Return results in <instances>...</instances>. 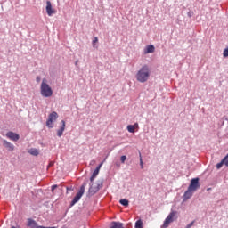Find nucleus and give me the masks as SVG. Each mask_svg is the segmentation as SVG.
I'll return each instance as SVG.
<instances>
[{
    "instance_id": "5",
    "label": "nucleus",
    "mask_w": 228,
    "mask_h": 228,
    "mask_svg": "<svg viewBox=\"0 0 228 228\" xmlns=\"http://www.w3.org/2000/svg\"><path fill=\"white\" fill-rule=\"evenodd\" d=\"M57 119H58V113L56 111L52 112L48 116V119L46 121L47 127H49L50 129H53L54 127V126L53 125V122H56Z\"/></svg>"
},
{
    "instance_id": "9",
    "label": "nucleus",
    "mask_w": 228,
    "mask_h": 228,
    "mask_svg": "<svg viewBox=\"0 0 228 228\" xmlns=\"http://www.w3.org/2000/svg\"><path fill=\"white\" fill-rule=\"evenodd\" d=\"M46 12L49 17H51L53 13H56V11L53 9V5L50 1L46 2Z\"/></svg>"
},
{
    "instance_id": "8",
    "label": "nucleus",
    "mask_w": 228,
    "mask_h": 228,
    "mask_svg": "<svg viewBox=\"0 0 228 228\" xmlns=\"http://www.w3.org/2000/svg\"><path fill=\"white\" fill-rule=\"evenodd\" d=\"M6 136L9 138V140H12V142H18V140L20 138L19 134L13 132H8L6 134Z\"/></svg>"
},
{
    "instance_id": "15",
    "label": "nucleus",
    "mask_w": 228,
    "mask_h": 228,
    "mask_svg": "<svg viewBox=\"0 0 228 228\" xmlns=\"http://www.w3.org/2000/svg\"><path fill=\"white\" fill-rule=\"evenodd\" d=\"M154 50H155L154 45H150L146 46V49H145V51H144V53H145V54H149V53H154Z\"/></svg>"
},
{
    "instance_id": "1",
    "label": "nucleus",
    "mask_w": 228,
    "mask_h": 228,
    "mask_svg": "<svg viewBox=\"0 0 228 228\" xmlns=\"http://www.w3.org/2000/svg\"><path fill=\"white\" fill-rule=\"evenodd\" d=\"M135 77L139 83H147L151 77V69L149 66H142L136 73Z\"/></svg>"
},
{
    "instance_id": "26",
    "label": "nucleus",
    "mask_w": 228,
    "mask_h": 228,
    "mask_svg": "<svg viewBox=\"0 0 228 228\" xmlns=\"http://www.w3.org/2000/svg\"><path fill=\"white\" fill-rule=\"evenodd\" d=\"M193 224H195V221H192L191 223H190V224L186 226V228H191V227H193Z\"/></svg>"
},
{
    "instance_id": "16",
    "label": "nucleus",
    "mask_w": 228,
    "mask_h": 228,
    "mask_svg": "<svg viewBox=\"0 0 228 228\" xmlns=\"http://www.w3.org/2000/svg\"><path fill=\"white\" fill-rule=\"evenodd\" d=\"M123 225L124 224L122 223L112 222L110 228H123Z\"/></svg>"
},
{
    "instance_id": "2",
    "label": "nucleus",
    "mask_w": 228,
    "mask_h": 228,
    "mask_svg": "<svg viewBox=\"0 0 228 228\" xmlns=\"http://www.w3.org/2000/svg\"><path fill=\"white\" fill-rule=\"evenodd\" d=\"M102 165H104V162H102L96 168L95 170L93 172V175L90 177V181H91V186L89 188V193H91V195H95V193H97V191H99V186L94 187V179H95V177H97V175H99V172L101 170V167H102Z\"/></svg>"
},
{
    "instance_id": "14",
    "label": "nucleus",
    "mask_w": 228,
    "mask_h": 228,
    "mask_svg": "<svg viewBox=\"0 0 228 228\" xmlns=\"http://www.w3.org/2000/svg\"><path fill=\"white\" fill-rule=\"evenodd\" d=\"M27 225H28V227H31V228H37V227H38V226L37 225V221H36V220H33V219H31V218H28V224H27Z\"/></svg>"
},
{
    "instance_id": "18",
    "label": "nucleus",
    "mask_w": 228,
    "mask_h": 228,
    "mask_svg": "<svg viewBox=\"0 0 228 228\" xmlns=\"http://www.w3.org/2000/svg\"><path fill=\"white\" fill-rule=\"evenodd\" d=\"M29 154L32 156H38V150L32 148L28 151Z\"/></svg>"
},
{
    "instance_id": "30",
    "label": "nucleus",
    "mask_w": 228,
    "mask_h": 228,
    "mask_svg": "<svg viewBox=\"0 0 228 228\" xmlns=\"http://www.w3.org/2000/svg\"><path fill=\"white\" fill-rule=\"evenodd\" d=\"M94 164H95V160H92V161L90 162V165H94Z\"/></svg>"
},
{
    "instance_id": "21",
    "label": "nucleus",
    "mask_w": 228,
    "mask_h": 228,
    "mask_svg": "<svg viewBox=\"0 0 228 228\" xmlns=\"http://www.w3.org/2000/svg\"><path fill=\"white\" fill-rule=\"evenodd\" d=\"M127 159V157L126 155L121 156L120 161L121 163H126V160Z\"/></svg>"
},
{
    "instance_id": "12",
    "label": "nucleus",
    "mask_w": 228,
    "mask_h": 228,
    "mask_svg": "<svg viewBox=\"0 0 228 228\" xmlns=\"http://www.w3.org/2000/svg\"><path fill=\"white\" fill-rule=\"evenodd\" d=\"M61 128L57 131V136L59 137L63 136V131H65V120H61Z\"/></svg>"
},
{
    "instance_id": "4",
    "label": "nucleus",
    "mask_w": 228,
    "mask_h": 228,
    "mask_svg": "<svg viewBox=\"0 0 228 228\" xmlns=\"http://www.w3.org/2000/svg\"><path fill=\"white\" fill-rule=\"evenodd\" d=\"M86 188V183H84L78 192L76 194V196L74 197L72 202H71V206H74V204H77V202H79V200H81V198L83 197V195L85 194V189Z\"/></svg>"
},
{
    "instance_id": "13",
    "label": "nucleus",
    "mask_w": 228,
    "mask_h": 228,
    "mask_svg": "<svg viewBox=\"0 0 228 228\" xmlns=\"http://www.w3.org/2000/svg\"><path fill=\"white\" fill-rule=\"evenodd\" d=\"M139 126L138 123H135L134 125H128L126 129L128 133H134L135 129H138Z\"/></svg>"
},
{
    "instance_id": "10",
    "label": "nucleus",
    "mask_w": 228,
    "mask_h": 228,
    "mask_svg": "<svg viewBox=\"0 0 228 228\" xmlns=\"http://www.w3.org/2000/svg\"><path fill=\"white\" fill-rule=\"evenodd\" d=\"M3 145L7 149V151H10L11 152L15 149V146L13 144L6 140L3 141Z\"/></svg>"
},
{
    "instance_id": "17",
    "label": "nucleus",
    "mask_w": 228,
    "mask_h": 228,
    "mask_svg": "<svg viewBox=\"0 0 228 228\" xmlns=\"http://www.w3.org/2000/svg\"><path fill=\"white\" fill-rule=\"evenodd\" d=\"M119 203L121 204V206H125L126 208H127V206H129V200H127L126 199L120 200Z\"/></svg>"
},
{
    "instance_id": "28",
    "label": "nucleus",
    "mask_w": 228,
    "mask_h": 228,
    "mask_svg": "<svg viewBox=\"0 0 228 228\" xmlns=\"http://www.w3.org/2000/svg\"><path fill=\"white\" fill-rule=\"evenodd\" d=\"M40 77H37V78H36V81H37V83H40Z\"/></svg>"
},
{
    "instance_id": "6",
    "label": "nucleus",
    "mask_w": 228,
    "mask_h": 228,
    "mask_svg": "<svg viewBox=\"0 0 228 228\" xmlns=\"http://www.w3.org/2000/svg\"><path fill=\"white\" fill-rule=\"evenodd\" d=\"M177 215V212L172 211L170 214L167 216V217L165 219L164 224L162 225L163 228H167L174 222V217Z\"/></svg>"
},
{
    "instance_id": "22",
    "label": "nucleus",
    "mask_w": 228,
    "mask_h": 228,
    "mask_svg": "<svg viewBox=\"0 0 228 228\" xmlns=\"http://www.w3.org/2000/svg\"><path fill=\"white\" fill-rule=\"evenodd\" d=\"M224 167V160L222 162L216 164V168L219 170V168H222Z\"/></svg>"
},
{
    "instance_id": "29",
    "label": "nucleus",
    "mask_w": 228,
    "mask_h": 228,
    "mask_svg": "<svg viewBox=\"0 0 228 228\" xmlns=\"http://www.w3.org/2000/svg\"><path fill=\"white\" fill-rule=\"evenodd\" d=\"M36 228H56V227H45V226H37V227H36Z\"/></svg>"
},
{
    "instance_id": "20",
    "label": "nucleus",
    "mask_w": 228,
    "mask_h": 228,
    "mask_svg": "<svg viewBox=\"0 0 228 228\" xmlns=\"http://www.w3.org/2000/svg\"><path fill=\"white\" fill-rule=\"evenodd\" d=\"M223 56H224V58H228V48L224 50Z\"/></svg>"
},
{
    "instance_id": "7",
    "label": "nucleus",
    "mask_w": 228,
    "mask_h": 228,
    "mask_svg": "<svg viewBox=\"0 0 228 228\" xmlns=\"http://www.w3.org/2000/svg\"><path fill=\"white\" fill-rule=\"evenodd\" d=\"M192 191H197L200 188V183H199V178H193L191 180V183L188 187Z\"/></svg>"
},
{
    "instance_id": "23",
    "label": "nucleus",
    "mask_w": 228,
    "mask_h": 228,
    "mask_svg": "<svg viewBox=\"0 0 228 228\" xmlns=\"http://www.w3.org/2000/svg\"><path fill=\"white\" fill-rule=\"evenodd\" d=\"M223 161H224V165H225L226 167H228V154H227V156L223 159Z\"/></svg>"
},
{
    "instance_id": "25",
    "label": "nucleus",
    "mask_w": 228,
    "mask_h": 228,
    "mask_svg": "<svg viewBox=\"0 0 228 228\" xmlns=\"http://www.w3.org/2000/svg\"><path fill=\"white\" fill-rule=\"evenodd\" d=\"M140 166L141 168H143V160L142 159V155H140Z\"/></svg>"
},
{
    "instance_id": "3",
    "label": "nucleus",
    "mask_w": 228,
    "mask_h": 228,
    "mask_svg": "<svg viewBox=\"0 0 228 228\" xmlns=\"http://www.w3.org/2000/svg\"><path fill=\"white\" fill-rule=\"evenodd\" d=\"M40 93L42 97H53V88L47 85L46 78H43L42 80Z\"/></svg>"
},
{
    "instance_id": "24",
    "label": "nucleus",
    "mask_w": 228,
    "mask_h": 228,
    "mask_svg": "<svg viewBox=\"0 0 228 228\" xmlns=\"http://www.w3.org/2000/svg\"><path fill=\"white\" fill-rule=\"evenodd\" d=\"M97 42H99V38L94 37V40H93V45H95V44H97Z\"/></svg>"
},
{
    "instance_id": "19",
    "label": "nucleus",
    "mask_w": 228,
    "mask_h": 228,
    "mask_svg": "<svg viewBox=\"0 0 228 228\" xmlns=\"http://www.w3.org/2000/svg\"><path fill=\"white\" fill-rule=\"evenodd\" d=\"M143 227V223L142 222V220H138L135 223V228H142Z\"/></svg>"
},
{
    "instance_id": "27",
    "label": "nucleus",
    "mask_w": 228,
    "mask_h": 228,
    "mask_svg": "<svg viewBox=\"0 0 228 228\" xmlns=\"http://www.w3.org/2000/svg\"><path fill=\"white\" fill-rule=\"evenodd\" d=\"M56 188H58V185H53L52 186V191H54V190H56Z\"/></svg>"
},
{
    "instance_id": "11",
    "label": "nucleus",
    "mask_w": 228,
    "mask_h": 228,
    "mask_svg": "<svg viewBox=\"0 0 228 228\" xmlns=\"http://www.w3.org/2000/svg\"><path fill=\"white\" fill-rule=\"evenodd\" d=\"M194 191H191V189L188 188L187 191L183 194V199L185 200H188V199H191L193 197Z\"/></svg>"
}]
</instances>
